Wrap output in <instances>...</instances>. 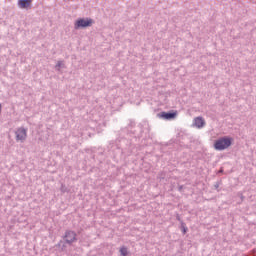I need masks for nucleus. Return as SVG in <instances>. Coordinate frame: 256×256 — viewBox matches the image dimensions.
I'll return each instance as SVG.
<instances>
[{"label":"nucleus","instance_id":"3","mask_svg":"<svg viewBox=\"0 0 256 256\" xmlns=\"http://www.w3.org/2000/svg\"><path fill=\"white\" fill-rule=\"evenodd\" d=\"M15 140L17 141V143H25V141H27V128H17L15 131Z\"/></svg>","mask_w":256,"mask_h":256},{"label":"nucleus","instance_id":"4","mask_svg":"<svg viewBox=\"0 0 256 256\" xmlns=\"http://www.w3.org/2000/svg\"><path fill=\"white\" fill-rule=\"evenodd\" d=\"M65 243L68 245H72L77 241V233L75 231L67 230L64 235Z\"/></svg>","mask_w":256,"mask_h":256},{"label":"nucleus","instance_id":"13","mask_svg":"<svg viewBox=\"0 0 256 256\" xmlns=\"http://www.w3.org/2000/svg\"><path fill=\"white\" fill-rule=\"evenodd\" d=\"M178 221H180L181 219L179 218V216L177 217Z\"/></svg>","mask_w":256,"mask_h":256},{"label":"nucleus","instance_id":"10","mask_svg":"<svg viewBox=\"0 0 256 256\" xmlns=\"http://www.w3.org/2000/svg\"><path fill=\"white\" fill-rule=\"evenodd\" d=\"M182 231L184 235L187 233V227H185V223H182Z\"/></svg>","mask_w":256,"mask_h":256},{"label":"nucleus","instance_id":"8","mask_svg":"<svg viewBox=\"0 0 256 256\" xmlns=\"http://www.w3.org/2000/svg\"><path fill=\"white\" fill-rule=\"evenodd\" d=\"M119 253L121 256H127L129 255V250L127 249V247L122 246L120 247Z\"/></svg>","mask_w":256,"mask_h":256},{"label":"nucleus","instance_id":"7","mask_svg":"<svg viewBox=\"0 0 256 256\" xmlns=\"http://www.w3.org/2000/svg\"><path fill=\"white\" fill-rule=\"evenodd\" d=\"M160 117H162V119H175V117H177V113L175 112H162L160 114Z\"/></svg>","mask_w":256,"mask_h":256},{"label":"nucleus","instance_id":"5","mask_svg":"<svg viewBox=\"0 0 256 256\" xmlns=\"http://www.w3.org/2000/svg\"><path fill=\"white\" fill-rule=\"evenodd\" d=\"M194 125L197 129H203L205 127V119L201 116L194 118Z\"/></svg>","mask_w":256,"mask_h":256},{"label":"nucleus","instance_id":"11","mask_svg":"<svg viewBox=\"0 0 256 256\" xmlns=\"http://www.w3.org/2000/svg\"><path fill=\"white\" fill-rule=\"evenodd\" d=\"M181 189H183V186H180V187H179V191H181Z\"/></svg>","mask_w":256,"mask_h":256},{"label":"nucleus","instance_id":"2","mask_svg":"<svg viewBox=\"0 0 256 256\" xmlns=\"http://www.w3.org/2000/svg\"><path fill=\"white\" fill-rule=\"evenodd\" d=\"M95 25V20L93 18H78L74 22V29L75 31H79V29H87V27H93Z\"/></svg>","mask_w":256,"mask_h":256},{"label":"nucleus","instance_id":"9","mask_svg":"<svg viewBox=\"0 0 256 256\" xmlns=\"http://www.w3.org/2000/svg\"><path fill=\"white\" fill-rule=\"evenodd\" d=\"M61 67H65V64H63V61H58L57 64L55 65V69L57 71H61Z\"/></svg>","mask_w":256,"mask_h":256},{"label":"nucleus","instance_id":"14","mask_svg":"<svg viewBox=\"0 0 256 256\" xmlns=\"http://www.w3.org/2000/svg\"><path fill=\"white\" fill-rule=\"evenodd\" d=\"M219 187V185H216V188Z\"/></svg>","mask_w":256,"mask_h":256},{"label":"nucleus","instance_id":"6","mask_svg":"<svg viewBox=\"0 0 256 256\" xmlns=\"http://www.w3.org/2000/svg\"><path fill=\"white\" fill-rule=\"evenodd\" d=\"M33 0H18V7L20 9H29Z\"/></svg>","mask_w":256,"mask_h":256},{"label":"nucleus","instance_id":"1","mask_svg":"<svg viewBox=\"0 0 256 256\" xmlns=\"http://www.w3.org/2000/svg\"><path fill=\"white\" fill-rule=\"evenodd\" d=\"M233 145V138L229 136H224L219 139H217L214 142V149L216 151H225V149H229Z\"/></svg>","mask_w":256,"mask_h":256},{"label":"nucleus","instance_id":"12","mask_svg":"<svg viewBox=\"0 0 256 256\" xmlns=\"http://www.w3.org/2000/svg\"><path fill=\"white\" fill-rule=\"evenodd\" d=\"M1 109H2V106H1V104H0V113H1Z\"/></svg>","mask_w":256,"mask_h":256}]
</instances>
